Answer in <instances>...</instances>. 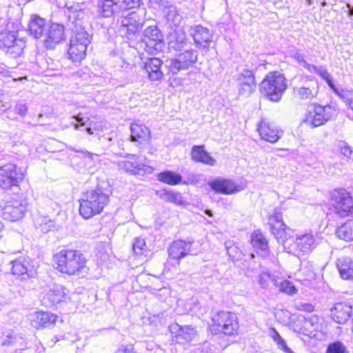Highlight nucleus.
I'll return each instance as SVG.
<instances>
[{"mask_svg": "<svg viewBox=\"0 0 353 353\" xmlns=\"http://www.w3.org/2000/svg\"><path fill=\"white\" fill-rule=\"evenodd\" d=\"M126 160L118 161L117 166L120 170L132 175L141 176L153 172V168L141 163L140 159L137 160L136 154H128Z\"/></svg>", "mask_w": 353, "mask_h": 353, "instance_id": "obj_15", "label": "nucleus"}, {"mask_svg": "<svg viewBox=\"0 0 353 353\" xmlns=\"http://www.w3.org/2000/svg\"><path fill=\"white\" fill-rule=\"evenodd\" d=\"M287 87L284 74L279 71L268 72L259 85L261 94L272 102L281 100Z\"/></svg>", "mask_w": 353, "mask_h": 353, "instance_id": "obj_3", "label": "nucleus"}, {"mask_svg": "<svg viewBox=\"0 0 353 353\" xmlns=\"http://www.w3.org/2000/svg\"><path fill=\"white\" fill-rule=\"evenodd\" d=\"M117 137V134L115 132L112 131L110 133L107 134H103L101 137V141L107 140L109 142L113 141Z\"/></svg>", "mask_w": 353, "mask_h": 353, "instance_id": "obj_58", "label": "nucleus"}, {"mask_svg": "<svg viewBox=\"0 0 353 353\" xmlns=\"http://www.w3.org/2000/svg\"><path fill=\"white\" fill-rule=\"evenodd\" d=\"M319 327V317L316 315L307 317L300 316L294 325V330L299 334L310 337L315 336V332Z\"/></svg>", "mask_w": 353, "mask_h": 353, "instance_id": "obj_19", "label": "nucleus"}, {"mask_svg": "<svg viewBox=\"0 0 353 353\" xmlns=\"http://www.w3.org/2000/svg\"><path fill=\"white\" fill-rule=\"evenodd\" d=\"M157 179L170 185H176L182 183V176L171 170L161 172L157 174Z\"/></svg>", "mask_w": 353, "mask_h": 353, "instance_id": "obj_39", "label": "nucleus"}, {"mask_svg": "<svg viewBox=\"0 0 353 353\" xmlns=\"http://www.w3.org/2000/svg\"><path fill=\"white\" fill-rule=\"evenodd\" d=\"M70 124L74 126V129L82 130V128L85 127V130L89 134H94L95 132L98 131L99 128L102 126L101 123H89V119L83 117L81 114L71 117Z\"/></svg>", "mask_w": 353, "mask_h": 353, "instance_id": "obj_35", "label": "nucleus"}, {"mask_svg": "<svg viewBox=\"0 0 353 353\" xmlns=\"http://www.w3.org/2000/svg\"><path fill=\"white\" fill-rule=\"evenodd\" d=\"M325 81L327 83V84L328 85V86L330 87V88L333 92H334L336 90L337 87L335 85L331 75H330L328 79H325Z\"/></svg>", "mask_w": 353, "mask_h": 353, "instance_id": "obj_61", "label": "nucleus"}, {"mask_svg": "<svg viewBox=\"0 0 353 353\" xmlns=\"http://www.w3.org/2000/svg\"><path fill=\"white\" fill-rule=\"evenodd\" d=\"M163 61L159 58H149L144 63V69L151 81H159L163 77L161 67Z\"/></svg>", "mask_w": 353, "mask_h": 353, "instance_id": "obj_33", "label": "nucleus"}, {"mask_svg": "<svg viewBox=\"0 0 353 353\" xmlns=\"http://www.w3.org/2000/svg\"><path fill=\"white\" fill-rule=\"evenodd\" d=\"M251 239L253 247L258 250V254L261 256H266L268 253V245L263 235L261 232L256 231L252 234Z\"/></svg>", "mask_w": 353, "mask_h": 353, "instance_id": "obj_38", "label": "nucleus"}, {"mask_svg": "<svg viewBox=\"0 0 353 353\" xmlns=\"http://www.w3.org/2000/svg\"><path fill=\"white\" fill-rule=\"evenodd\" d=\"M163 34L156 26H149L143 32L141 43L147 52L152 54L155 51L161 50Z\"/></svg>", "mask_w": 353, "mask_h": 353, "instance_id": "obj_14", "label": "nucleus"}, {"mask_svg": "<svg viewBox=\"0 0 353 353\" xmlns=\"http://www.w3.org/2000/svg\"><path fill=\"white\" fill-rule=\"evenodd\" d=\"M146 248L145 239L141 237H137L134 239L132 244L133 252L137 255H141Z\"/></svg>", "mask_w": 353, "mask_h": 353, "instance_id": "obj_49", "label": "nucleus"}, {"mask_svg": "<svg viewBox=\"0 0 353 353\" xmlns=\"http://www.w3.org/2000/svg\"><path fill=\"white\" fill-rule=\"evenodd\" d=\"M296 308L300 311L311 312L314 310V306L310 303L299 302L296 304Z\"/></svg>", "mask_w": 353, "mask_h": 353, "instance_id": "obj_54", "label": "nucleus"}, {"mask_svg": "<svg viewBox=\"0 0 353 353\" xmlns=\"http://www.w3.org/2000/svg\"><path fill=\"white\" fill-rule=\"evenodd\" d=\"M340 152L342 155L347 159H352L353 150L351 146H350L345 141H340L339 144Z\"/></svg>", "mask_w": 353, "mask_h": 353, "instance_id": "obj_51", "label": "nucleus"}, {"mask_svg": "<svg viewBox=\"0 0 353 353\" xmlns=\"http://www.w3.org/2000/svg\"><path fill=\"white\" fill-rule=\"evenodd\" d=\"M212 331L222 332L225 335H233L239 329L238 318L236 314L228 311H219L212 314Z\"/></svg>", "mask_w": 353, "mask_h": 353, "instance_id": "obj_7", "label": "nucleus"}, {"mask_svg": "<svg viewBox=\"0 0 353 353\" xmlns=\"http://www.w3.org/2000/svg\"><path fill=\"white\" fill-rule=\"evenodd\" d=\"M79 213L85 219L100 214L109 202V196L100 188L88 190L80 200Z\"/></svg>", "mask_w": 353, "mask_h": 353, "instance_id": "obj_2", "label": "nucleus"}, {"mask_svg": "<svg viewBox=\"0 0 353 353\" xmlns=\"http://www.w3.org/2000/svg\"><path fill=\"white\" fill-rule=\"evenodd\" d=\"M272 338L275 342H276L277 341L280 340L282 338L279 333L275 329H272Z\"/></svg>", "mask_w": 353, "mask_h": 353, "instance_id": "obj_64", "label": "nucleus"}, {"mask_svg": "<svg viewBox=\"0 0 353 353\" xmlns=\"http://www.w3.org/2000/svg\"><path fill=\"white\" fill-rule=\"evenodd\" d=\"M209 185L214 191L223 194H231L239 191L236 185L229 179H216Z\"/></svg>", "mask_w": 353, "mask_h": 353, "instance_id": "obj_34", "label": "nucleus"}, {"mask_svg": "<svg viewBox=\"0 0 353 353\" xmlns=\"http://www.w3.org/2000/svg\"><path fill=\"white\" fill-rule=\"evenodd\" d=\"M225 247L228 256L232 261H238L242 258L243 253L236 243L232 241H227Z\"/></svg>", "mask_w": 353, "mask_h": 353, "instance_id": "obj_44", "label": "nucleus"}, {"mask_svg": "<svg viewBox=\"0 0 353 353\" xmlns=\"http://www.w3.org/2000/svg\"><path fill=\"white\" fill-rule=\"evenodd\" d=\"M292 90L296 99L301 101H311L316 98L319 93V83L314 77L301 74L294 78Z\"/></svg>", "mask_w": 353, "mask_h": 353, "instance_id": "obj_8", "label": "nucleus"}, {"mask_svg": "<svg viewBox=\"0 0 353 353\" xmlns=\"http://www.w3.org/2000/svg\"><path fill=\"white\" fill-rule=\"evenodd\" d=\"M268 224L272 234L279 243L283 244L288 239L285 235L287 226L283 223L281 213L278 209H274L273 214L270 215Z\"/></svg>", "mask_w": 353, "mask_h": 353, "instance_id": "obj_21", "label": "nucleus"}, {"mask_svg": "<svg viewBox=\"0 0 353 353\" xmlns=\"http://www.w3.org/2000/svg\"><path fill=\"white\" fill-rule=\"evenodd\" d=\"M68 298V290L63 285L54 284L45 294L43 300L48 306L55 305Z\"/></svg>", "mask_w": 353, "mask_h": 353, "instance_id": "obj_27", "label": "nucleus"}, {"mask_svg": "<svg viewBox=\"0 0 353 353\" xmlns=\"http://www.w3.org/2000/svg\"><path fill=\"white\" fill-rule=\"evenodd\" d=\"M28 202L25 198L17 196L6 201L2 207V216L11 222L22 219L27 211Z\"/></svg>", "mask_w": 353, "mask_h": 353, "instance_id": "obj_12", "label": "nucleus"}, {"mask_svg": "<svg viewBox=\"0 0 353 353\" xmlns=\"http://www.w3.org/2000/svg\"><path fill=\"white\" fill-rule=\"evenodd\" d=\"M332 204L335 213L341 217L353 212V198L345 189L334 190L331 194Z\"/></svg>", "mask_w": 353, "mask_h": 353, "instance_id": "obj_11", "label": "nucleus"}, {"mask_svg": "<svg viewBox=\"0 0 353 353\" xmlns=\"http://www.w3.org/2000/svg\"><path fill=\"white\" fill-rule=\"evenodd\" d=\"M236 88L238 94L243 97H248L255 92L256 82L252 70L243 69L237 74Z\"/></svg>", "mask_w": 353, "mask_h": 353, "instance_id": "obj_16", "label": "nucleus"}, {"mask_svg": "<svg viewBox=\"0 0 353 353\" xmlns=\"http://www.w3.org/2000/svg\"><path fill=\"white\" fill-rule=\"evenodd\" d=\"M163 8H164L163 12L165 14L167 21L170 23V25L174 26H178L182 19V17L179 13L176 7L170 1L168 3V6H163Z\"/></svg>", "mask_w": 353, "mask_h": 353, "instance_id": "obj_41", "label": "nucleus"}, {"mask_svg": "<svg viewBox=\"0 0 353 353\" xmlns=\"http://www.w3.org/2000/svg\"><path fill=\"white\" fill-rule=\"evenodd\" d=\"M64 26L59 23H52L41 39L43 46L47 50H53L65 40Z\"/></svg>", "mask_w": 353, "mask_h": 353, "instance_id": "obj_17", "label": "nucleus"}, {"mask_svg": "<svg viewBox=\"0 0 353 353\" xmlns=\"http://www.w3.org/2000/svg\"><path fill=\"white\" fill-rule=\"evenodd\" d=\"M333 320L339 323H345L353 313V305L350 303L340 302L336 303L331 310Z\"/></svg>", "mask_w": 353, "mask_h": 353, "instance_id": "obj_28", "label": "nucleus"}, {"mask_svg": "<svg viewBox=\"0 0 353 353\" xmlns=\"http://www.w3.org/2000/svg\"><path fill=\"white\" fill-rule=\"evenodd\" d=\"M57 269L69 275L77 274L85 267V258L79 250H63L54 255Z\"/></svg>", "mask_w": 353, "mask_h": 353, "instance_id": "obj_4", "label": "nucleus"}, {"mask_svg": "<svg viewBox=\"0 0 353 353\" xmlns=\"http://www.w3.org/2000/svg\"><path fill=\"white\" fill-rule=\"evenodd\" d=\"M26 47V40L19 37L18 32L3 29L0 31V50L7 57L15 59L20 57Z\"/></svg>", "mask_w": 353, "mask_h": 353, "instance_id": "obj_5", "label": "nucleus"}, {"mask_svg": "<svg viewBox=\"0 0 353 353\" xmlns=\"http://www.w3.org/2000/svg\"><path fill=\"white\" fill-rule=\"evenodd\" d=\"M159 198L164 201L182 205L183 203V196L181 193L172 190L164 189L157 192Z\"/></svg>", "mask_w": 353, "mask_h": 353, "instance_id": "obj_40", "label": "nucleus"}, {"mask_svg": "<svg viewBox=\"0 0 353 353\" xmlns=\"http://www.w3.org/2000/svg\"><path fill=\"white\" fill-rule=\"evenodd\" d=\"M34 225L37 229L43 233H47L55 228V223L48 216L39 214L34 219Z\"/></svg>", "mask_w": 353, "mask_h": 353, "instance_id": "obj_42", "label": "nucleus"}, {"mask_svg": "<svg viewBox=\"0 0 353 353\" xmlns=\"http://www.w3.org/2000/svg\"><path fill=\"white\" fill-rule=\"evenodd\" d=\"M46 20L41 17L33 14L30 17L28 30L29 34L36 39H42L47 30Z\"/></svg>", "mask_w": 353, "mask_h": 353, "instance_id": "obj_30", "label": "nucleus"}, {"mask_svg": "<svg viewBox=\"0 0 353 353\" xmlns=\"http://www.w3.org/2000/svg\"><path fill=\"white\" fill-rule=\"evenodd\" d=\"M315 246V239L311 233L297 234L295 238L286 239L283 243V247L288 253L299 258L305 257Z\"/></svg>", "mask_w": 353, "mask_h": 353, "instance_id": "obj_6", "label": "nucleus"}, {"mask_svg": "<svg viewBox=\"0 0 353 353\" xmlns=\"http://www.w3.org/2000/svg\"><path fill=\"white\" fill-rule=\"evenodd\" d=\"M11 271L13 275L21 277V280H26L33 277L36 273L34 266L31 264L28 258L21 256L11 261Z\"/></svg>", "mask_w": 353, "mask_h": 353, "instance_id": "obj_18", "label": "nucleus"}, {"mask_svg": "<svg viewBox=\"0 0 353 353\" xmlns=\"http://www.w3.org/2000/svg\"><path fill=\"white\" fill-rule=\"evenodd\" d=\"M191 159L196 163L214 166L216 160L205 150L204 145H194L191 149Z\"/></svg>", "mask_w": 353, "mask_h": 353, "instance_id": "obj_31", "label": "nucleus"}, {"mask_svg": "<svg viewBox=\"0 0 353 353\" xmlns=\"http://www.w3.org/2000/svg\"><path fill=\"white\" fill-rule=\"evenodd\" d=\"M170 332L179 343L190 342L196 334L194 328L190 325L181 326L177 323L170 325Z\"/></svg>", "mask_w": 353, "mask_h": 353, "instance_id": "obj_29", "label": "nucleus"}, {"mask_svg": "<svg viewBox=\"0 0 353 353\" xmlns=\"http://www.w3.org/2000/svg\"><path fill=\"white\" fill-rule=\"evenodd\" d=\"M336 263L342 279L353 280V259L343 257L338 259Z\"/></svg>", "mask_w": 353, "mask_h": 353, "instance_id": "obj_37", "label": "nucleus"}, {"mask_svg": "<svg viewBox=\"0 0 353 353\" xmlns=\"http://www.w3.org/2000/svg\"><path fill=\"white\" fill-rule=\"evenodd\" d=\"M97 7L99 14L103 17H110L121 14L119 3L114 0H99Z\"/></svg>", "mask_w": 353, "mask_h": 353, "instance_id": "obj_36", "label": "nucleus"}, {"mask_svg": "<svg viewBox=\"0 0 353 353\" xmlns=\"http://www.w3.org/2000/svg\"><path fill=\"white\" fill-rule=\"evenodd\" d=\"M0 77H10V72L6 68V66L3 65H0Z\"/></svg>", "mask_w": 353, "mask_h": 353, "instance_id": "obj_62", "label": "nucleus"}, {"mask_svg": "<svg viewBox=\"0 0 353 353\" xmlns=\"http://www.w3.org/2000/svg\"><path fill=\"white\" fill-rule=\"evenodd\" d=\"M338 238L347 241H353V219L347 221L336 230Z\"/></svg>", "mask_w": 353, "mask_h": 353, "instance_id": "obj_43", "label": "nucleus"}, {"mask_svg": "<svg viewBox=\"0 0 353 353\" xmlns=\"http://www.w3.org/2000/svg\"><path fill=\"white\" fill-rule=\"evenodd\" d=\"M325 81L327 83V84L328 85V86L330 87V88L333 92H334L336 90L337 87L335 85L331 75H330L328 79H325Z\"/></svg>", "mask_w": 353, "mask_h": 353, "instance_id": "obj_60", "label": "nucleus"}, {"mask_svg": "<svg viewBox=\"0 0 353 353\" xmlns=\"http://www.w3.org/2000/svg\"><path fill=\"white\" fill-rule=\"evenodd\" d=\"M335 108L331 105H321L314 103L309 107L304 122L312 128H316L332 120L336 115Z\"/></svg>", "mask_w": 353, "mask_h": 353, "instance_id": "obj_9", "label": "nucleus"}, {"mask_svg": "<svg viewBox=\"0 0 353 353\" xmlns=\"http://www.w3.org/2000/svg\"><path fill=\"white\" fill-rule=\"evenodd\" d=\"M294 58L298 61V63H299L301 65H302L303 63V61H305V59H304V55L301 54L300 52H296L294 54Z\"/></svg>", "mask_w": 353, "mask_h": 353, "instance_id": "obj_63", "label": "nucleus"}, {"mask_svg": "<svg viewBox=\"0 0 353 353\" xmlns=\"http://www.w3.org/2000/svg\"><path fill=\"white\" fill-rule=\"evenodd\" d=\"M339 97L343 100L345 103L348 99V97L352 95V90H349L347 89H342L337 88L336 90L334 92Z\"/></svg>", "mask_w": 353, "mask_h": 353, "instance_id": "obj_53", "label": "nucleus"}, {"mask_svg": "<svg viewBox=\"0 0 353 353\" xmlns=\"http://www.w3.org/2000/svg\"><path fill=\"white\" fill-rule=\"evenodd\" d=\"M198 59V52L193 49L186 48L175 58L165 62V67L169 73L176 74L180 71L187 70L193 66Z\"/></svg>", "mask_w": 353, "mask_h": 353, "instance_id": "obj_10", "label": "nucleus"}, {"mask_svg": "<svg viewBox=\"0 0 353 353\" xmlns=\"http://www.w3.org/2000/svg\"><path fill=\"white\" fill-rule=\"evenodd\" d=\"M276 287L279 288L280 292L290 296L297 293V289L296 287L288 280H283L281 282L278 281V286Z\"/></svg>", "mask_w": 353, "mask_h": 353, "instance_id": "obj_46", "label": "nucleus"}, {"mask_svg": "<svg viewBox=\"0 0 353 353\" xmlns=\"http://www.w3.org/2000/svg\"><path fill=\"white\" fill-rule=\"evenodd\" d=\"M143 27V22L139 15L132 12L121 20V32L128 39H132Z\"/></svg>", "mask_w": 353, "mask_h": 353, "instance_id": "obj_22", "label": "nucleus"}, {"mask_svg": "<svg viewBox=\"0 0 353 353\" xmlns=\"http://www.w3.org/2000/svg\"><path fill=\"white\" fill-rule=\"evenodd\" d=\"M192 241L176 240L172 243L168 248L169 256L174 260H179L188 254H193L191 246Z\"/></svg>", "mask_w": 353, "mask_h": 353, "instance_id": "obj_26", "label": "nucleus"}, {"mask_svg": "<svg viewBox=\"0 0 353 353\" xmlns=\"http://www.w3.org/2000/svg\"><path fill=\"white\" fill-rule=\"evenodd\" d=\"M116 353H136L132 345H122L119 347Z\"/></svg>", "mask_w": 353, "mask_h": 353, "instance_id": "obj_56", "label": "nucleus"}, {"mask_svg": "<svg viewBox=\"0 0 353 353\" xmlns=\"http://www.w3.org/2000/svg\"><path fill=\"white\" fill-rule=\"evenodd\" d=\"M346 346L339 341L330 343L327 345L326 353H347Z\"/></svg>", "mask_w": 353, "mask_h": 353, "instance_id": "obj_47", "label": "nucleus"}, {"mask_svg": "<svg viewBox=\"0 0 353 353\" xmlns=\"http://www.w3.org/2000/svg\"><path fill=\"white\" fill-rule=\"evenodd\" d=\"M29 319L36 329L50 328L55 325L57 316L49 312L37 311L30 314Z\"/></svg>", "mask_w": 353, "mask_h": 353, "instance_id": "obj_23", "label": "nucleus"}, {"mask_svg": "<svg viewBox=\"0 0 353 353\" xmlns=\"http://www.w3.org/2000/svg\"><path fill=\"white\" fill-rule=\"evenodd\" d=\"M76 152H81L85 159V163H89L93 160L94 157H97L96 154L88 152L87 150H74Z\"/></svg>", "mask_w": 353, "mask_h": 353, "instance_id": "obj_55", "label": "nucleus"}, {"mask_svg": "<svg viewBox=\"0 0 353 353\" xmlns=\"http://www.w3.org/2000/svg\"><path fill=\"white\" fill-rule=\"evenodd\" d=\"M150 131L148 127L137 122L130 126V140L141 147L146 145L150 140Z\"/></svg>", "mask_w": 353, "mask_h": 353, "instance_id": "obj_25", "label": "nucleus"}, {"mask_svg": "<svg viewBox=\"0 0 353 353\" xmlns=\"http://www.w3.org/2000/svg\"><path fill=\"white\" fill-rule=\"evenodd\" d=\"M141 3V0H123L120 3H119L120 13L123 10L139 8Z\"/></svg>", "mask_w": 353, "mask_h": 353, "instance_id": "obj_48", "label": "nucleus"}, {"mask_svg": "<svg viewBox=\"0 0 353 353\" xmlns=\"http://www.w3.org/2000/svg\"><path fill=\"white\" fill-rule=\"evenodd\" d=\"M200 179V176L193 172H185V179H182L183 184L185 185H195L199 183Z\"/></svg>", "mask_w": 353, "mask_h": 353, "instance_id": "obj_50", "label": "nucleus"}, {"mask_svg": "<svg viewBox=\"0 0 353 353\" xmlns=\"http://www.w3.org/2000/svg\"><path fill=\"white\" fill-rule=\"evenodd\" d=\"M189 34L193 38L195 46L199 48H208L212 41L213 34L208 28L201 25L191 26Z\"/></svg>", "mask_w": 353, "mask_h": 353, "instance_id": "obj_20", "label": "nucleus"}, {"mask_svg": "<svg viewBox=\"0 0 353 353\" xmlns=\"http://www.w3.org/2000/svg\"><path fill=\"white\" fill-rule=\"evenodd\" d=\"M272 283L274 286H278V279L268 271L262 272L259 277V283L263 288H267Z\"/></svg>", "mask_w": 353, "mask_h": 353, "instance_id": "obj_45", "label": "nucleus"}, {"mask_svg": "<svg viewBox=\"0 0 353 353\" xmlns=\"http://www.w3.org/2000/svg\"><path fill=\"white\" fill-rule=\"evenodd\" d=\"M301 65L310 72H316L317 68V66L312 65L306 61H303V63Z\"/></svg>", "mask_w": 353, "mask_h": 353, "instance_id": "obj_59", "label": "nucleus"}, {"mask_svg": "<svg viewBox=\"0 0 353 353\" xmlns=\"http://www.w3.org/2000/svg\"><path fill=\"white\" fill-rule=\"evenodd\" d=\"M24 178L21 168H19L13 163H6L0 165V187L3 189H10L18 186Z\"/></svg>", "mask_w": 353, "mask_h": 353, "instance_id": "obj_13", "label": "nucleus"}, {"mask_svg": "<svg viewBox=\"0 0 353 353\" xmlns=\"http://www.w3.org/2000/svg\"><path fill=\"white\" fill-rule=\"evenodd\" d=\"M28 110V108L26 103L22 101H17L14 108V112L19 114L21 118H24L26 116Z\"/></svg>", "mask_w": 353, "mask_h": 353, "instance_id": "obj_52", "label": "nucleus"}, {"mask_svg": "<svg viewBox=\"0 0 353 353\" xmlns=\"http://www.w3.org/2000/svg\"><path fill=\"white\" fill-rule=\"evenodd\" d=\"M168 48L174 51H183L190 44L185 34L181 30H175L168 38Z\"/></svg>", "mask_w": 353, "mask_h": 353, "instance_id": "obj_32", "label": "nucleus"}, {"mask_svg": "<svg viewBox=\"0 0 353 353\" xmlns=\"http://www.w3.org/2000/svg\"><path fill=\"white\" fill-rule=\"evenodd\" d=\"M319 76L321 77V78L325 80V79H328L330 75H331L327 70V69L323 66L317 67L316 72Z\"/></svg>", "mask_w": 353, "mask_h": 353, "instance_id": "obj_57", "label": "nucleus"}, {"mask_svg": "<svg viewBox=\"0 0 353 353\" xmlns=\"http://www.w3.org/2000/svg\"><path fill=\"white\" fill-rule=\"evenodd\" d=\"M258 131L262 139L272 143L277 142L283 135V131L274 123L262 120L258 126Z\"/></svg>", "mask_w": 353, "mask_h": 353, "instance_id": "obj_24", "label": "nucleus"}, {"mask_svg": "<svg viewBox=\"0 0 353 353\" xmlns=\"http://www.w3.org/2000/svg\"><path fill=\"white\" fill-rule=\"evenodd\" d=\"M69 22L71 23V38L68 49V55L72 61H81L86 55L88 46L92 37L85 30L88 22V11L84 3H67Z\"/></svg>", "mask_w": 353, "mask_h": 353, "instance_id": "obj_1", "label": "nucleus"}]
</instances>
